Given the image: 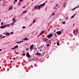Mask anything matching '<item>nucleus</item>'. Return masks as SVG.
<instances>
[{"label": "nucleus", "instance_id": "1", "mask_svg": "<svg viewBox=\"0 0 79 79\" xmlns=\"http://www.w3.org/2000/svg\"><path fill=\"white\" fill-rule=\"evenodd\" d=\"M74 31H73V33L74 35H77V32H78V29H76L74 30Z\"/></svg>", "mask_w": 79, "mask_h": 79}, {"label": "nucleus", "instance_id": "2", "mask_svg": "<svg viewBox=\"0 0 79 79\" xmlns=\"http://www.w3.org/2000/svg\"><path fill=\"white\" fill-rule=\"evenodd\" d=\"M26 56L27 57H28V58H31V55L29 54V52H27L26 54Z\"/></svg>", "mask_w": 79, "mask_h": 79}, {"label": "nucleus", "instance_id": "3", "mask_svg": "<svg viewBox=\"0 0 79 79\" xmlns=\"http://www.w3.org/2000/svg\"><path fill=\"white\" fill-rule=\"evenodd\" d=\"M52 36H53V34H51L48 35V38H51V37H52Z\"/></svg>", "mask_w": 79, "mask_h": 79}, {"label": "nucleus", "instance_id": "4", "mask_svg": "<svg viewBox=\"0 0 79 79\" xmlns=\"http://www.w3.org/2000/svg\"><path fill=\"white\" fill-rule=\"evenodd\" d=\"M33 47H34V45L33 44L31 45L30 46V49L31 50V51H32V50L33 49Z\"/></svg>", "mask_w": 79, "mask_h": 79}, {"label": "nucleus", "instance_id": "5", "mask_svg": "<svg viewBox=\"0 0 79 79\" xmlns=\"http://www.w3.org/2000/svg\"><path fill=\"white\" fill-rule=\"evenodd\" d=\"M61 31H58L57 32V34L58 35L61 34Z\"/></svg>", "mask_w": 79, "mask_h": 79}, {"label": "nucleus", "instance_id": "6", "mask_svg": "<svg viewBox=\"0 0 79 79\" xmlns=\"http://www.w3.org/2000/svg\"><path fill=\"white\" fill-rule=\"evenodd\" d=\"M43 41L44 42H46V41H47V40H48V39H45V38H44L43 39Z\"/></svg>", "mask_w": 79, "mask_h": 79}, {"label": "nucleus", "instance_id": "7", "mask_svg": "<svg viewBox=\"0 0 79 79\" xmlns=\"http://www.w3.org/2000/svg\"><path fill=\"white\" fill-rule=\"evenodd\" d=\"M45 2L41 4L40 6H41V7H42V6H45Z\"/></svg>", "mask_w": 79, "mask_h": 79}, {"label": "nucleus", "instance_id": "8", "mask_svg": "<svg viewBox=\"0 0 79 79\" xmlns=\"http://www.w3.org/2000/svg\"><path fill=\"white\" fill-rule=\"evenodd\" d=\"M24 42V41H20L19 42H16L17 44H20L21 42Z\"/></svg>", "mask_w": 79, "mask_h": 79}, {"label": "nucleus", "instance_id": "9", "mask_svg": "<svg viewBox=\"0 0 79 79\" xmlns=\"http://www.w3.org/2000/svg\"><path fill=\"white\" fill-rule=\"evenodd\" d=\"M5 34L6 35L9 36L10 35V33H6Z\"/></svg>", "mask_w": 79, "mask_h": 79}, {"label": "nucleus", "instance_id": "10", "mask_svg": "<svg viewBox=\"0 0 79 79\" xmlns=\"http://www.w3.org/2000/svg\"><path fill=\"white\" fill-rule=\"evenodd\" d=\"M5 27V26H1V27H0V28H1L2 29H4Z\"/></svg>", "mask_w": 79, "mask_h": 79}, {"label": "nucleus", "instance_id": "11", "mask_svg": "<svg viewBox=\"0 0 79 79\" xmlns=\"http://www.w3.org/2000/svg\"><path fill=\"white\" fill-rule=\"evenodd\" d=\"M13 22H14L15 23V22H16V20H15V18H14L13 19Z\"/></svg>", "mask_w": 79, "mask_h": 79}, {"label": "nucleus", "instance_id": "12", "mask_svg": "<svg viewBox=\"0 0 79 79\" xmlns=\"http://www.w3.org/2000/svg\"><path fill=\"white\" fill-rule=\"evenodd\" d=\"M13 9V6H10L8 9V10H12Z\"/></svg>", "mask_w": 79, "mask_h": 79}, {"label": "nucleus", "instance_id": "13", "mask_svg": "<svg viewBox=\"0 0 79 79\" xmlns=\"http://www.w3.org/2000/svg\"><path fill=\"white\" fill-rule=\"evenodd\" d=\"M44 34V31H42L41 32L40 34L41 35H42V34Z\"/></svg>", "mask_w": 79, "mask_h": 79}, {"label": "nucleus", "instance_id": "14", "mask_svg": "<svg viewBox=\"0 0 79 79\" xmlns=\"http://www.w3.org/2000/svg\"><path fill=\"white\" fill-rule=\"evenodd\" d=\"M40 53H36V55H38V56H40Z\"/></svg>", "mask_w": 79, "mask_h": 79}, {"label": "nucleus", "instance_id": "15", "mask_svg": "<svg viewBox=\"0 0 79 79\" xmlns=\"http://www.w3.org/2000/svg\"><path fill=\"white\" fill-rule=\"evenodd\" d=\"M10 24H7V25H6L4 26H5V27H8V26H9Z\"/></svg>", "mask_w": 79, "mask_h": 79}, {"label": "nucleus", "instance_id": "16", "mask_svg": "<svg viewBox=\"0 0 79 79\" xmlns=\"http://www.w3.org/2000/svg\"><path fill=\"white\" fill-rule=\"evenodd\" d=\"M19 47L18 46L16 45L15 47V49H16V48H18Z\"/></svg>", "mask_w": 79, "mask_h": 79}, {"label": "nucleus", "instance_id": "17", "mask_svg": "<svg viewBox=\"0 0 79 79\" xmlns=\"http://www.w3.org/2000/svg\"><path fill=\"white\" fill-rule=\"evenodd\" d=\"M14 23H15V22H13L12 23H11L10 25L13 26V24H14Z\"/></svg>", "mask_w": 79, "mask_h": 79}, {"label": "nucleus", "instance_id": "18", "mask_svg": "<svg viewBox=\"0 0 79 79\" xmlns=\"http://www.w3.org/2000/svg\"><path fill=\"white\" fill-rule=\"evenodd\" d=\"M24 40H28L29 39H27V38H25L24 39Z\"/></svg>", "mask_w": 79, "mask_h": 79}, {"label": "nucleus", "instance_id": "19", "mask_svg": "<svg viewBox=\"0 0 79 79\" xmlns=\"http://www.w3.org/2000/svg\"><path fill=\"white\" fill-rule=\"evenodd\" d=\"M58 6V4L56 5V6L55 7H54L53 9H55V8H56V6Z\"/></svg>", "mask_w": 79, "mask_h": 79}, {"label": "nucleus", "instance_id": "20", "mask_svg": "<svg viewBox=\"0 0 79 79\" xmlns=\"http://www.w3.org/2000/svg\"><path fill=\"white\" fill-rule=\"evenodd\" d=\"M27 12V10H25L23 11V13H26Z\"/></svg>", "mask_w": 79, "mask_h": 79}, {"label": "nucleus", "instance_id": "21", "mask_svg": "<svg viewBox=\"0 0 79 79\" xmlns=\"http://www.w3.org/2000/svg\"><path fill=\"white\" fill-rule=\"evenodd\" d=\"M22 56H25L26 55V54L23 53L22 55Z\"/></svg>", "mask_w": 79, "mask_h": 79}, {"label": "nucleus", "instance_id": "22", "mask_svg": "<svg viewBox=\"0 0 79 79\" xmlns=\"http://www.w3.org/2000/svg\"><path fill=\"white\" fill-rule=\"evenodd\" d=\"M38 7V8H39V9H40V8H41V6H39Z\"/></svg>", "mask_w": 79, "mask_h": 79}, {"label": "nucleus", "instance_id": "23", "mask_svg": "<svg viewBox=\"0 0 79 79\" xmlns=\"http://www.w3.org/2000/svg\"><path fill=\"white\" fill-rule=\"evenodd\" d=\"M57 44L58 46H59V45H60V43H59V42H57Z\"/></svg>", "mask_w": 79, "mask_h": 79}, {"label": "nucleus", "instance_id": "24", "mask_svg": "<svg viewBox=\"0 0 79 79\" xmlns=\"http://www.w3.org/2000/svg\"><path fill=\"white\" fill-rule=\"evenodd\" d=\"M35 22V19L34 20L33 22V24H34V23Z\"/></svg>", "mask_w": 79, "mask_h": 79}, {"label": "nucleus", "instance_id": "25", "mask_svg": "<svg viewBox=\"0 0 79 79\" xmlns=\"http://www.w3.org/2000/svg\"><path fill=\"white\" fill-rule=\"evenodd\" d=\"M65 23H66L65 21L63 22H62L63 24H65Z\"/></svg>", "mask_w": 79, "mask_h": 79}, {"label": "nucleus", "instance_id": "26", "mask_svg": "<svg viewBox=\"0 0 79 79\" xmlns=\"http://www.w3.org/2000/svg\"><path fill=\"white\" fill-rule=\"evenodd\" d=\"M34 66H35V67H37V64H34Z\"/></svg>", "mask_w": 79, "mask_h": 79}, {"label": "nucleus", "instance_id": "27", "mask_svg": "<svg viewBox=\"0 0 79 79\" xmlns=\"http://www.w3.org/2000/svg\"><path fill=\"white\" fill-rule=\"evenodd\" d=\"M20 1H19V3L18 4V5H21V2H20Z\"/></svg>", "mask_w": 79, "mask_h": 79}, {"label": "nucleus", "instance_id": "28", "mask_svg": "<svg viewBox=\"0 0 79 79\" xmlns=\"http://www.w3.org/2000/svg\"><path fill=\"white\" fill-rule=\"evenodd\" d=\"M75 16V15H74L73 16H72L71 18L73 19V18H74V17Z\"/></svg>", "mask_w": 79, "mask_h": 79}, {"label": "nucleus", "instance_id": "29", "mask_svg": "<svg viewBox=\"0 0 79 79\" xmlns=\"http://www.w3.org/2000/svg\"><path fill=\"white\" fill-rule=\"evenodd\" d=\"M55 15V13H52V16H54Z\"/></svg>", "mask_w": 79, "mask_h": 79}, {"label": "nucleus", "instance_id": "30", "mask_svg": "<svg viewBox=\"0 0 79 79\" xmlns=\"http://www.w3.org/2000/svg\"><path fill=\"white\" fill-rule=\"evenodd\" d=\"M34 8H36V9H37V8H38L37 7V6H35L34 7Z\"/></svg>", "mask_w": 79, "mask_h": 79}, {"label": "nucleus", "instance_id": "31", "mask_svg": "<svg viewBox=\"0 0 79 79\" xmlns=\"http://www.w3.org/2000/svg\"><path fill=\"white\" fill-rule=\"evenodd\" d=\"M10 34H14V32H10Z\"/></svg>", "mask_w": 79, "mask_h": 79}, {"label": "nucleus", "instance_id": "32", "mask_svg": "<svg viewBox=\"0 0 79 79\" xmlns=\"http://www.w3.org/2000/svg\"><path fill=\"white\" fill-rule=\"evenodd\" d=\"M47 47H49L50 46V44H47Z\"/></svg>", "mask_w": 79, "mask_h": 79}, {"label": "nucleus", "instance_id": "33", "mask_svg": "<svg viewBox=\"0 0 79 79\" xmlns=\"http://www.w3.org/2000/svg\"><path fill=\"white\" fill-rule=\"evenodd\" d=\"M26 28V27H22V29H25Z\"/></svg>", "mask_w": 79, "mask_h": 79}, {"label": "nucleus", "instance_id": "34", "mask_svg": "<svg viewBox=\"0 0 79 79\" xmlns=\"http://www.w3.org/2000/svg\"><path fill=\"white\" fill-rule=\"evenodd\" d=\"M5 37H6L5 36H2V39H3V38H5Z\"/></svg>", "mask_w": 79, "mask_h": 79}, {"label": "nucleus", "instance_id": "35", "mask_svg": "<svg viewBox=\"0 0 79 79\" xmlns=\"http://www.w3.org/2000/svg\"><path fill=\"white\" fill-rule=\"evenodd\" d=\"M15 48H12V50H15Z\"/></svg>", "mask_w": 79, "mask_h": 79}, {"label": "nucleus", "instance_id": "36", "mask_svg": "<svg viewBox=\"0 0 79 79\" xmlns=\"http://www.w3.org/2000/svg\"><path fill=\"white\" fill-rule=\"evenodd\" d=\"M3 22H2L1 23V25H3Z\"/></svg>", "mask_w": 79, "mask_h": 79}, {"label": "nucleus", "instance_id": "37", "mask_svg": "<svg viewBox=\"0 0 79 79\" xmlns=\"http://www.w3.org/2000/svg\"><path fill=\"white\" fill-rule=\"evenodd\" d=\"M23 0H20L19 1L21 2H23Z\"/></svg>", "mask_w": 79, "mask_h": 79}, {"label": "nucleus", "instance_id": "38", "mask_svg": "<svg viewBox=\"0 0 79 79\" xmlns=\"http://www.w3.org/2000/svg\"><path fill=\"white\" fill-rule=\"evenodd\" d=\"M26 50H29V48H26Z\"/></svg>", "mask_w": 79, "mask_h": 79}, {"label": "nucleus", "instance_id": "39", "mask_svg": "<svg viewBox=\"0 0 79 79\" xmlns=\"http://www.w3.org/2000/svg\"><path fill=\"white\" fill-rule=\"evenodd\" d=\"M65 19H68V17H66Z\"/></svg>", "mask_w": 79, "mask_h": 79}, {"label": "nucleus", "instance_id": "40", "mask_svg": "<svg viewBox=\"0 0 79 79\" xmlns=\"http://www.w3.org/2000/svg\"><path fill=\"white\" fill-rule=\"evenodd\" d=\"M2 37V35H0V37Z\"/></svg>", "mask_w": 79, "mask_h": 79}, {"label": "nucleus", "instance_id": "41", "mask_svg": "<svg viewBox=\"0 0 79 79\" xmlns=\"http://www.w3.org/2000/svg\"><path fill=\"white\" fill-rule=\"evenodd\" d=\"M13 4H14V5H15V2H13Z\"/></svg>", "mask_w": 79, "mask_h": 79}, {"label": "nucleus", "instance_id": "42", "mask_svg": "<svg viewBox=\"0 0 79 79\" xmlns=\"http://www.w3.org/2000/svg\"><path fill=\"white\" fill-rule=\"evenodd\" d=\"M15 2H17V0H15Z\"/></svg>", "mask_w": 79, "mask_h": 79}, {"label": "nucleus", "instance_id": "43", "mask_svg": "<svg viewBox=\"0 0 79 79\" xmlns=\"http://www.w3.org/2000/svg\"><path fill=\"white\" fill-rule=\"evenodd\" d=\"M22 52L23 53H24V52H25V51H23Z\"/></svg>", "mask_w": 79, "mask_h": 79}, {"label": "nucleus", "instance_id": "44", "mask_svg": "<svg viewBox=\"0 0 79 79\" xmlns=\"http://www.w3.org/2000/svg\"><path fill=\"white\" fill-rule=\"evenodd\" d=\"M40 52H42V50L40 49Z\"/></svg>", "mask_w": 79, "mask_h": 79}, {"label": "nucleus", "instance_id": "45", "mask_svg": "<svg viewBox=\"0 0 79 79\" xmlns=\"http://www.w3.org/2000/svg\"><path fill=\"white\" fill-rule=\"evenodd\" d=\"M2 37L1 38H0V39H2Z\"/></svg>", "mask_w": 79, "mask_h": 79}, {"label": "nucleus", "instance_id": "46", "mask_svg": "<svg viewBox=\"0 0 79 79\" xmlns=\"http://www.w3.org/2000/svg\"><path fill=\"white\" fill-rule=\"evenodd\" d=\"M1 51H2V50L0 49V52H1Z\"/></svg>", "mask_w": 79, "mask_h": 79}, {"label": "nucleus", "instance_id": "47", "mask_svg": "<svg viewBox=\"0 0 79 79\" xmlns=\"http://www.w3.org/2000/svg\"><path fill=\"white\" fill-rule=\"evenodd\" d=\"M33 48H35V47H34Z\"/></svg>", "mask_w": 79, "mask_h": 79}, {"label": "nucleus", "instance_id": "48", "mask_svg": "<svg viewBox=\"0 0 79 79\" xmlns=\"http://www.w3.org/2000/svg\"><path fill=\"white\" fill-rule=\"evenodd\" d=\"M18 52H16V54H18Z\"/></svg>", "mask_w": 79, "mask_h": 79}, {"label": "nucleus", "instance_id": "49", "mask_svg": "<svg viewBox=\"0 0 79 79\" xmlns=\"http://www.w3.org/2000/svg\"><path fill=\"white\" fill-rule=\"evenodd\" d=\"M11 64H10V66H11Z\"/></svg>", "mask_w": 79, "mask_h": 79}, {"label": "nucleus", "instance_id": "50", "mask_svg": "<svg viewBox=\"0 0 79 79\" xmlns=\"http://www.w3.org/2000/svg\"><path fill=\"white\" fill-rule=\"evenodd\" d=\"M12 62H13V61H10V63H12Z\"/></svg>", "mask_w": 79, "mask_h": 79}, {"label": "nucleus", "instance_id": "51", "mask_svg": "<svg viewBox=\"0 0 79 79\" xmlns=\"http://www.w3.org/2000/svg\"><path fill=\"white\" fill-rule=\"evenodd\" d=\"M79 7V6H78L77 7Z\"/></svg>", "mask_w": 79, "mask_h": 79}, {"label": "nucleus", "instance_id": "52", "mask_svg": "<svg viewBox=\"0 0 79 79\" xmlns=\"http://www.w3.org/2000/svg\"><path fill=\"white\" fill-rule=\"evenodd\" d=\"M23 8H25V6H23Z\"/></svg>", "mask_w": 79, "mask_h": 79}, {"label": "nucleus", "instance_id": "53", "mask_svg": "<svg viewBox=\"0 0 79 79\" xmlns=\"http://www.w3.org/2000/svg\"><path fill=\"white\" fill-rule=\"evenodd\" d=\"M76 8H77V7L75 8L74 9H76Z\"/></svg>", "mask_w": 79, "mask_h": 79}, {"label": "nucleus", "instance_id": "54", "mask_svg": "<svg viewBox=\"0 0 79 79\" xmlns=\"http://www.w3.org/2000/svg\"><path fill=\"white\" fill-rule=\"evenodd\" d=\"M60 6L58 7V8H59Z\"/></svg>", "mask_w": 79, "mask_h": 79}, {"label": "nucleus", "instance_id": "55", "mask_svg": "<svg viewBox=\"0 0 79 79\" xmlns=\"http://www.w3.org/2000/svg\"><path fill=\"white\" fill-rule=\"evenodd\" d=\"M4 0V1H5V0Z\"/></svg>", "mask_w": 79, "mask_h": 79}, {"label": "nucleus", "instance_id": "56", "mask_svg": "<svg viewBox=\"0 0 79 79\" xmlns=\"http://www.w3.org/2000/svg\"><path fill=\"white\" fill-rule=\"evenodd\" d=\"M54 32H55V31H54Z\"/></svg>", "mask_w": 79, "mask_h": 79}, {"label": "nucleus", "instance_id": "57", "mask_svg": "<svg viewBox=\"0 0 79 79\" xmlns=\"http://www.w3.org/2000/svg\"><path fill=\"white\" fill-rule=\"evenodd\" d=\"M0 22H1V20H0Z\"/></svg>", "mask_w": 79, "mask_h": 79}, {"label": "nucleus", "instance_id": "58", "mask_svg": "<svg viewBox=\"0 0 79 79\" xmlns=\"http://www.w3.org/2000/svg\"><path fill=\"white\" fill-rule=\"evenodd\" d=\"M74 26V24L73 25V26Z\"/></svg>", "mask_w": 79, "mask_h": 79}, {"label": "nucleus", "instance_id": "59", "mask_svg": "<svg viewBox=\"0 0 79 79\" xmlns=\"http://www.w3.org/2000/svg\"><path fill=\"white\" fill-rule=\"evenodd\" d=\"M51 16H52V15L51 16Z\"/></svg>", "mask_w": 79, "mask_h": 79}, {"label": "nucleus", "instance_id": "60", "mask_svg": "<svg viewBox=\"0 0 79 79\" xmlns=\"http://www.w3.org/2000/svg\"><path fill=\"white\" fill-rule=\"evenodd\" d=\"M52 39H53V38H52Z\"/></svg>", "mask_w": 79, "mask_h": 79}]
</instances>
